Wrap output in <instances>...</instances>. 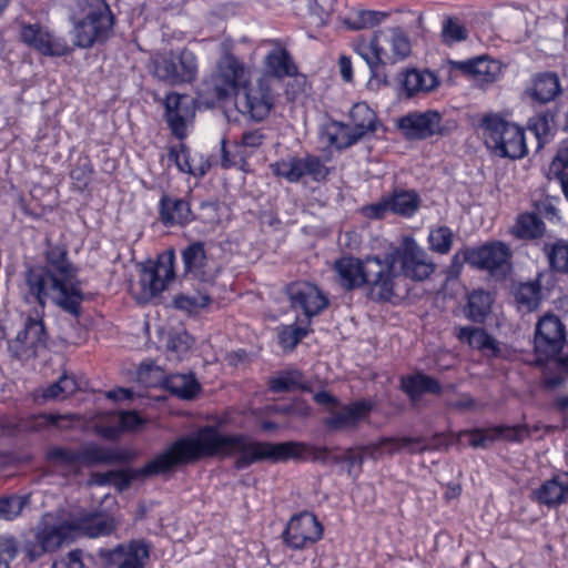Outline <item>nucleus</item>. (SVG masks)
<instances>
[{
    "label": "nucleus",
    "instance_id": "obj_1",
    "mask_svg": "<svg viewBox=\"0 0 568 568\" xmlns=\"http://www.w3.org/2000/svg\"><path fill=\"white\" fill-rule=\"evenodd\" d=\"M44 264L29 267L24 273L21 293L27 303L44 308L48 301L63 312L79 318L84 293L78 278V268L68 257L62 244L45 241Z\"/></svg>",
    "mask_w": 568,
    "mask_h": 568
},
{
    "label": "nucleus",
    "instance_id": "obj_2",
    "mask_svg": "<svg viewBox=\"0 0 568 568\" xmlns=\"http://www.w3.org/2000/svg\"><path fill=\"white\" fill-rule=\"evenodd\" d=\"M219 454L222 457L235 456L234 468L243 470L256 463H281L288 459L312 460L323 465L333 463L327 447H316L304 443L258 442L246 435H224L217 430Z\"/></svg>",
    "mask_w": 568,
    "mask_h": 568
},
{
    "label": "nucleus",
    "instance_id": "obj_3",
    "mask_svg": "<svg viewBox=\"0 0 568 568\" xmlns=\"http://www.w3.org/2000/svg\"><path fill=\"white\" fill-rule=\"evenodd\" d=\"M217 444V428L204 426L194 436L176 439L141 468L114 470L112 486L119 491H124L133 480L163 475L176 466L194 463L204 457L220 456Z\"/></svg>",
    "mask_w": 568,
    "mask_h": 568
},
{
    "label": "nucleus",
    "instance_id": "obj_4",
    "mask_svg": "<svg viewBox=\"0 0 568 568\" xmlns=\"http://www.w3.org/2000/svg\"><path fill=\"white\" fill-rule=\"evenodd\" d=\"M336 281L344 291L369 286V297L375 302H388L395 295L392 283V262L377 256L365 260L342 257L334 264Z\"/></svg>",
    "mask_w": 568,
    "mask_h": 568
},
{
    "label": "nucleus",
    "instance_id": "obj_5",
    "mask_svg": "<svg viewBox=\"0 0 568 568\" xmlns=\"http://www.w3.org/2000/svg\"><path fill=\"white\" fill-rule=\"evenodd\" d=\"M486 146L499 158L517 160L528 150L523 128L498 115H487L481 121Z\"/></svg>",
    "mask_w": 568,
    "mask_h": 568
},
{
    "label": "nucleus",
    "instance_id": "obj_6",
    "mask_svg": "<svg viewBox=\"0 0 568 568\" xmlns=\"http://www.w3.org/2000/svg\"><path fill=\"white\" fill-rule=\"evenodd\" d=\"M88 11L73 27L74 45L91 48L113 34L114 16L105 0H87Z\"/></svg>",
    "mask_w": 568,
    "mask_h": 568
},
{
    "label": "nucleus",
    "instance_id": "obj_7",
    "mask_svg": "<svg viewBox=\"0 0 568 568\" xmlns=\"http://www.w3.org/2000/svg\"><path fill=\"white\" fill-rule=\"evenodd\" d=\"M349 119L351 125L334 121L327 126L326 139L331 146L347 149L376 131V114L366 103L354 104Z\"/></svg>",
    "mask_w": 568,
    "mask_h": 568
},
{
    "label": "nucleus",
    "instance_id": "obj_8",
    "mask_svg": "<svg viewBox=\"0 0 568 568\" xmlns=\"http://www.w3.org/2000/svg\"><path fill=\"white\" fill-rule=\"evenodd\" d=\"M74 539L71 523L58 519L53 514H44L37 525L34 539L26 544L27 556L34 560L47 552H53Z\"/></svg>",
    "mask_w": 568,
    "mask_h": 568
},
{
    "label": "nucleus",
    "instance_id": "obj_9",
    "mask_svg": "<svg viewBox=\"0 0 568 568\" xmlns=\"http://www.w3.org/2000/svg\"><path fill=\"white\" fill-rule=\"evenodd\" d=\"M382 261L392 262V283L394 284V265L398 263L402 274L415 282L427 280L436 270V264L427 252L417 244L414 237H404L402 244L393 252L386 255Z\"/></svg>",
    "mask_w": 568,
    "mask_h": 568
},
{
    "label": "nucleus",
    "instance_id": "obj_10",
    "mask_svg": "<svg viewBox=\"0 0 568 568\" xmlns=\"http://www.w3.org/2000/svg\"><path fill=\"white\" fill-rule=\"evenodd\" d=\"M152 64L154 77L171 85L191 83L196 79V55L189 49L178 53L170 51L159 54L153 59Z\"/></svg>",
    "mask_w": 568,
    "mask_h": 568
},
{
    "label": "nucleus",
    "instance_id": "obj_11",
    "mask_svg": "<svg viewBox=\"0 0 568 568\" xmlns=\"http://www.w3.org/2000/svg\"><path fill=\"white\" fill-rule=\"evenodd\" d=\"M175 255L172 250L159 255L156 261L149 260L141 265L139 284L141 287L139 300L143 303L160 296L169 284L175 278Z\"/></svg>",
    "mask_w": 568,
    "mask_h": 568
},
{
    "label": "nucleus",
    "instance_id": "obj_12",
    "mask_svg": "<svg viewBox=\"0 0 568 568\" xmlns=\"http://www.w3.org/2000/svg\"><path fill=\"white\" fill-rule=\"evenodd\" d=\"M397 128L409 141L427 140L433 136L448 135L455 128V122L443 121V115L436 110L424 112L413 111L397 121Z\"/></svg>",
    "mask_w": 568,
    "mask_h": 568
},
{
    "label": "nucleus",
    "instance_id": "obj_13",
    "mask_svg": "<svg viewBox=\"0 0 568 568\" xmlns=\"http://www.w3.org/2000/svg\"><path fill=\"white\" fill-rule=\"evenodd\" d=\"M271 170L275 176L290 183H298L305 179L316 183L325 182L331 172L324 161L313 154L278 160L271 164Z\"/></svg>",
    "mask_w": 568,
    "mask_h": 568
},
{
    "label": "nucleus",
    "instance_id": "obj_14",
    "mask_svg": "<svg viewBox=\"0 0 568 568\" xmlns=\"http://www.w3.org/2000/svg\"><path fill=\"white\" fill-rule=\"evenodd\" d=\"M163 119L171 133L180 141L187 136L196 113V101L189 94L170 92L162 101Z\"/></svg>",
    "mask_w": 568,
    "mask_h": 568
},
{
    "label": "nucleus",
    "instance_id": "obj_15",
    "mask_svg": "<svg viewBox=\"0 0 568 568\" xmlns=\"http://www.w3.org/2000/svg\"><path fill=\"white\" fill-rule=\"evenodd\" d=\"M323 531V525L314 514L302 511L291 517L282 532V538L286 547L302 550L321 540Z\"/></svg>",
    "mask_w": 568,
    "mask_h": 568
},
{
    "label": "nucleus",
    "instance_id": "obj_16",
    "mask_svg": "<svg viewBox=\"0 0 568 568\" xmlns=\"http://www.w3.org/2000/svg\"><path fill=\"white\" fill-rule=\"evenodd\" d=\"M471 248V267L487 271L494 277H505L511 268V251L503 242H490Z\"/></svg>",
    "mask_w": 568,
    "mask_h": 568
},
{
    "label": "nucleus",
    "instance_id": "obj_17",
    "mask_svg": "<svg viewBox=\"0 0 568 568\" xmlns=\"http://www.w3.org/2000/svg\"><path fill=\"white\" fill-rule=\"evenodd\" d=\"M47 331L41 318L29 316L16 338L8 341V352L16 359L36 357L40 347L47 345Z\"/></svg>",
    "mask_w": 568,
    "mask_h": 568
},
{
    "label": "nucleus",
    "instance_id": "obj_18",
    "mask_svg": "<svg viewBox=\"0 0 568 568\" xmlns=\"http://www.w3.org/2000/svg\"><path fill=\"white\" fill-rule=\"evenodd\" d=\"M235 104L242 114L261 122L270 115L275 100L267 82L258 80L255 85L244 88L243 93L237 95Z\"/></svg>",
    "mask_w": 568,
    "mask_h": 568
},
{
    "label": "nucleus",
    "instance_id": "obj_19",
    "mask_svg": "<svg viewBox=\"0 0 568 568\" xmlns=\"http://www.w3.org/2000/svg\"><path fill=\"white\" fill-rule=\"evenodd\" d=\"M285 292L291 307L301 311L308 322L328 306L327 296L310 282H293L286 286Z\"/></svg>",
    "mask_w": 568,
    "mask_h": 568
},
{
    "label": "nucleus",
    "instance_id": "obj_20",
    "mask_svg": "<svg viewBox=\"0 0 568 568\" xmlns=\"http://www.w3.org/2000/svg\"><path fill=\"white\" fill-rule=\"evenodd\" d=\"M20 40L45 57H63L71 51L63 38L54 36L39 23L22 22L20 24Z\"/></svg>",
    "mask_w": 568,
    "mask_h": 568
},
{
    "label": "nucleus",
    "instance_id": "obj_21",
    "mask_svg": "<svg viewBox=\"0 0 568 568\" xmlns=\"http://www.w3.org/2000/svg\"><path fill=\"white\" fill-rule=\"evenodd\" d=\"M99 557L104 568H144L150 557V545L143 539L131 540L113 549H101Z\"/></svg>",
    "mask_w": 568,
    "mask_h": 568
},
{
    "label": "nucleus",
    "instance_id": "obj_22",
    "mask_svg": "<svg viewBox=\"0 0 568 568\" xmlns=\"http://www.w3.org/2000/svg\"><path fill=\"white\" fill-rule=\"evenodd\" d=\"M382 31H376L368 39H359L354 42V51L367 63L371 71V82L377 81L385 85L388 84L387 75L382 70L389 64L390 58L379 42Z\"/></svg>",
    "mask_w": 568,
    "mask_h": 568
},
{
    "label": "nucleus",
    "instance_id": "obj_23",
    "mask_svg": "<svg viewBox=\"0 0 568 568\" xmlns=\"http://www.w3.org/2000/svg\"><path fill=\"white\" fill-rule=\"evenodd\" d=\"M565 342V326L556 315L542 316L535 333V349L545 357L557 355Z\"/></svg>",
    "mask_w": 568,
    "mask_h": 568
},
{
    "label": "nucleus",
    "instance_id": "obj_24",
    "mask_svg": "<svg viewBox=\"0 0 568 568\" xmlns=\"http://www.w3.org/2000/svg\"><path fill=\"white\" fill-rule=\"evenodd\" d=\"M372 410V404L366 400H357L349 405H342L331 409L329 416L324 419V426L332 432L354 428Z\"/></svg>",
    "mask_w": 568,
    "mask_h": 568
},
{
    "label": "nucleus",
    "instance_id": "obj_25",
    "mask_svg": "<svg viewBox=\"0 0 568 568\" xmlns=\"http://www.w3.org/2000/svg\"><path fill=\"white\" fill-rule=\"evenodd\" d=\"M530 499L548 508H557L568 503V473H559L531 490Z\"/></svg>",
    "mask_w": 568,
    "mask_h": 568
},
{
    "label": "nucleus",
    "instance_id": "obj_26",
    "mask_svg": "<svg viewBox=\"0 0 568 568\" xmlns=\"http://www.w3.org/2000/svg\"><path fill=\"white\" fill-rule=\"evenodd\" d=\"M135 456V452L130 449L110 448L94 443L80 447L81 465L85 466L128 464Z\"/></svg>",
    "mask_w": 568,
    "mask_h": 568
},
{
    "label": "nucleus",
    "instance_id": "obj_27",
    "mask_svg": "<svg viewBox=\"0 0 568 568\" xmlns=\"http://www.w3.org/2000/svg\"><path fill=\"white\" fill-rule=\"evenodd\" d=\"M159 219L165 226L186 225L195 216L185 199L163 194L159 202Z\"/></svg>",
    "mask_w": 568,
    "mask_h": 568
},
{
    "label": "nucleus",
    "instance_id": "obj_28",
    "mask_svg": "<svg viewBox=\"0 0 568 568\" xmlns=\"http://www.w3.org/2000/svg\"><path fill=\"white\" fill-rule=\"evenodd\" d=\"M71 525L74 527V537L82 534L90 538H98L111 535L116 528L112 517L95 513L82 515Z\"/></svg>",
    "mask_w": 568,
    "mask_h": 568
},
{
    "label": "nucleus",
    "instance_id": "obj_29",
    "mask_svg": "<svg viewBox=\"0 0 568 568\" xmlns=\"http://www.w3.org/2000/svg\"><path fill=\"white\" fill-rule=\"evenodd\" d=\"M453 69L468 74L483 82H493L500 71L499 63L486 55L475 57L465 61H450Z\"/></svg>",
    "mask_w": 568,
    "mask_h": 568
},
{
    "label": "nucleus",
    "instance_id": "obj_30",
    "mask_svg": "<svg viewBox=\"0 0 568 568\" xmlns=\"http://www.w3.org/2000/svg\"><path fill=\"white\" fill-rule=\"evenodd\" d=\"M400 388L414 403L425 394L440 395L443 387L440 383L422 372L406 375L400 378Z\"/></svg>",
    "mask_w": 568,
    "mask_h": 568
},
{
    "label": "nucleus",
    "instance_id": "obj_31",
    "mask_svg": "<svg viewBox=\"0 0 568 568\" xmlns=\"http://www.w3.org/2000/svg\"><path fill=\"white\" fill-rule=\"evenodd\" d=\"M397 81L407 98H412L418 92L432 91L438 84L437 78L433 72L419 71L417 69L403 70L398 74Z\"/></svg>",
    "mask_w": 568,
    "mask_h": 568
},
{
    "label": "nucleus",
    "instance_id": "obj_32",
    "mask_svg": "<svg viewBox=\"0 0 568 568\" xmlns=\"http://www.w3.org/2000/svg\"><path fill=\"white\" fill-rule=\"evenodd\" d=\"M541 273L534 281L520 282L514 286V298L520 312L532 313L537 311L542 301Z\"/></svg>",
    "mask_w": 568,
    "mask_h": 568
},
{
    "label": "nucleus",
    "instance_id": "obj_33",
    "mask_svg": "<svg viewBox=\"0 0 568 568\" xmlns=\"http://www.w3.org/2000/svg\"><path fill=\"white\" fill-rule=\"evenodd\" d=\"M455 335L460 343L471 348L491 354L499 351L496 339L481 327L460 326L456 328Z\"/></svg>",
    "mask_w": 568,
    "mask_h": 568
},
{
    "label": "nucleus",
    "instance_id": "obj_34",
    "mask_svg": "<svg viewBox=\"0 0 568 568\" xmlns=\"http://www.w3.org/2000/svg\"><path fill=\"white\" fill-rule=\"evenodd\" d=\"M561 93L559 78L554 72L538 73L534 79V85L529 90L531 99L539 103H548Z\"/></svg>",
    "mask_w": 568,
    "mask_h": 568
},
{
    "label": "nucleus",
    "instance_id": "obj_35",
    "mask_svg": "<svg viewBox=\"0 0 568 568\" xmlns=\"http://www.w3.org/2000/svg\"><path fill=\"white\" fill-rule=\"evenodd\" d=\"M386 195L389 203V212L404 217L413 216L420 205L419 195L414 190L396 189Z\"/></svg>",
    "mask_w": 568,
    "mask_h": 568
},
{
    "label": "nucleus",
    "instance_id": "obj_36",
    "mask_svg": "<svg viewBox=\"0 0 568 568\" xmlns=\"http://www.w3.org/2000/svg\"><path fill=\"white\" fill-rule=\"evenodd\" d=\"M164 386L172 395L182 399H193L201 390L199 382L192 374L168 376L164 381Z\"/></svg>",
    "mask_w": 568,
    "mask_h": 568
},
{
    "label": "nucleus",
    "instance_id": "obj_37",
    "mask_svg": "<svg viewBox=\"0 0 568 568\" xmlns=\"http://www.w3.org/2000/svg\"><path fill=\"white\" fill-rule=\"evenodd\" d=\"M493 298L484 290H475L468 295L465 315L474 323H484L490 312Z\"/></svg>",
    "mask_w": 568,
    "mask_h": 568
},
{
    "label": "nucleus",
    "instance_id": "obj_38",
    "mask_svg": "<svg viewBox=\"0 0 568 568\" xmlns=\"http://www.w3.org/2000/svg\"><path fill=\"white\" fill-rule=\"evenodd\" d=\"M182 260L185 274H192L196 277L205 274L207 262L204 243L194 242L182 251Z\"/></svg>",
    "mask_w": 568,
    "mask_h": 568
},
{
    "label": "nucleus",
    "instance_id": "obj_39",
    "mask_svg": "<svg viewBox=\"0 0 568 568\" xmlns=\"http://www.w3.org/2000/svg\"><path fill=\"white\" fill-rule=\"evenodd\" d=\"M266 65L278 79L294 77L298 71L286 49H278L270 52L266 57Z\"/></svg>",
    "mask_w": 568,
    "mask_h": 568
},
{
    "label": "nucleus",
    "instance_id": "obj_40",
    "mask_svg": "<svg viewBox=\"0 0 568 568\" xmlns=\"http://www.w3.org/2000/svg\"><path fill=\"white\" fill-rule=\"evenodd\" d=\"M555 119L556 112L550 110L541 112L529 119L528 129L535 134L538 149L542 148V145L548 141V138L552 134L556 126Z\"/></svg>",
    "mask_w": 568,
    "mask_h": 568
},
{
    "label": "nucleus",
    "instance_id": "obj_41",
    "mask_svg": "<svg viewBox=\"0 0 568 568\" xmlns=\"http://www.w3.org/2000/svg\"><path fill=\"white\" fill-rule=\"evenodd\" d=\"M215 74L219 79L231 82L240 89L244 78V67L233 54L226 53L220 59Z\"/></svg>",
    "mask_w": 568,
    "mask_h": 568
},
{
    "label": "nucleus",
    "instance_id": "obj_42",
    "mask_svg": "<svg viewBox=\"0 0 568 568\" xmlns=\"http://www.w3.org/2000/svg\"><path fill=\"white\" fill-rule=\"evenodd\" d=\"M545 230V223L537 214L524 213L517 219L515 235L525 240L539 239L544 235Z\"/></svg>",
    "mask_w": 568,
    "mask_h": 568
},
{
    "label": "nucleus",
    "instance_id": "obj_43",
    "mask_svg": "<svg viewBox=\"0 0 568 568\" xmlns=\"http://www.w3.org/2000/svg\"><path fill=\"white\" fill-rule=\"evenodd\" d=\"M386 13L381 11L373 10H355L344 20V24L349 30H362V29H371L379 24L385 18Z\"/></svg>",
    "mask_w": 568,
    "mask_h": 568
},
{
    "label": "nucleus",
    "instance_id": "obj_44",
    "mask_svg": "<svg viewBox=\"0 0 568 568\" xmlns=\"http://www.w3.org/2000/svg\"><path fill=\"white\" fill-rule=\"evenodd\" d=\"M544 253L552 271L568 274V241L557 240L552 244H545Z\"/></svg>",
    "mask_w": 568,
    "mask_h": 568
},
{
    "label": "nucleus",
    "instance_id": "obj_45",
    "mask_svg": "<svg viewBox=\"0 0 568 568\" xmlns=\"http://www.w3.org/2000/svg\"><path fill=\"white\" fill-rule=\"evenodd\" d=\"M304 375L298 369L283 372L280 376L270 381V389L274 393L292 392L296 389H307Z\"/></svg>",
    "mask_w": 568,
    "mask_h": 568
},
{
    "label": "nucleus",
    "instance_id": "obj_46",
    "mask_svg": "<svg viewBox=\"0 0 568 568\" xmlns=\"http://www.w3.org/2000/svg\"><path fill=\"white\" fill-rule=\"evenodd\" d=\"M389 43L392 48L389 64L403 61L412 52L409 38L400 27L389 29Z\"/></svg>",
    "mask_w": 568,
    "mask_h": 568
},
{
    "label": "nucleus",
    "instance_id": "obj_47",
    "mask_svg": "<svg viewBox=\"0 0 568 568\" xmlns=\"http://www.w3.org/2000/svg\"><path fill=\"white\" fill-rule=\"evenodd\" d=\"M64 420L71 422L72 416L42 413L28 418L23 427L28 432H42L51 427L62 428L64 427L62 425V422Z\"/></svg>",
    "mask_w": 568,
    "mask_h": 568
},
{
    "label": "nucleus",
    "instance_id": "obj_48",
    "mask_svg": "<svg viewBox=\"0 0 568 568\" xmlns=\"http://www.w3.org/2000/svg\"><path fill=\"white\" fill-rule=\"evenodd\" d=\"M47 459L59 467H78L81 465L80 448L53 446L48 449Z\"/></svg>",
    "mask_w": 568,
    "mask_h": 568
},
{
    "label": "nucleus",
    "instance_id": "obj_49",
    "mask_svg": "<svg viewBox=\"0 0 568 568\" xmlns=\"http://www.w3.org/2000/svg\"><path fill=\"white\" fill-rule=\"evenodd\" d=\"M468 30L460 19L456 17H447L442 26V41L447 45L466 40Z\"/></svg>",
    "mask_w": 568,
    "mask_h": 568
},
{
    "label": "nucleus",
    "instance_id": "obj_50",
    "mask_svg": "<svg viewBox=\"0 0 568 568\" xmlns=\"http://www.w3.org/2000/svg\"><path fill=\"white\" fill-rule=\"evenodd\" d=\"M30 501L29 495H10L0 498V519L12 520Z\"/></svg>",
    "mask_w": 568,
    "mask_h": 568
},
{
    "label": "nucleus",
    "instance_id": "obj_51",
    "mask_svg": "<svg viewBox=\"0 0 568 568\" xmlns=\"http://www.w3.org/2000/svg\"><path fill=\"white\" fill-rule=\"evenodd\" d=\"M211 302V296L204 293H196L193 295L179 294L174 297L173 305L178 310L196 313L199 310L209 306Z\"/></svg>",
    "mask_w": 568,
    "mask_h": 568
},
{
    "label": "nucleus",
    "instance_id": "obj_52",
    "mask_svg": "<svg viewBox=\"0 0 568 568\" xmlns=\"http://www.w3.org/2000/svg\"><path fill=\"white\" fill-rule=\"evenodd\" d=\"M454 234L448 226H438L428 236L429 248L439 254H447L453 246Z\"/></svg>",
    "mask_w": 568,
    "mask_h": 568
},
{
    "label": "nucleus",
    "instance_id": "obj_53",
    "mask_svg": "<svg viewBox=\"0 0 568 568\" xmlns=\"http://www.w3.org/2000/svg\"><path fill=\"white\" fill-rule=\"evenodd\" d=\"M308 334V329L305 327L292 325H282L277 328L278 344L284 349H294L297 344Z\"/></svg>",
    "mask_w": 568,
    "mask_h": 568
},
{
    "label": "nucleus",
    "instance_id": "obj_54",
    "mask_svg": "<svg viewBox=\"0 0 568 568\" xmlns=\"http://www.w3.org/2000/svg\"><path fill=\"white\" fill-rule=\"evenodd\" d=\"M92 174L93 166L87 155L79 156L70 171V178L79 190H83L88 186L92 179Z\"/></svg>",
    "mask_w": 568,
    "mask_h": 568
},
{
    "label": "nucleus",
    "instance_id": "obj_55",
    "mask_svg": "<svg viewBox=\"0 0 568 568\" xmlns=\"http://www.w3.org/2000/svg\"><path fill=\"white\" fill-rule=\"evenodd\" d=\"M203 91L212 93L216 100L223 101L232 95H239V88L231 82L219 79L214 73L209 81L203 83Z\"/></svg>",
    "mask_w": 568,
    "mask_h": 568
},
{
    "label": "nucleus",
    "instance_id": "obj_56",
    "mask_svg": "<svg viewBox=\"0 0 568 568\" xmlns=\"http://www.w3.org/2000/svg\"><path fill=\"white\" fill-rule=\"evenodd\" d=\"M169 160L174 162L179 171L195 175V172L190 163V152L185 144L180 143L170 148Z\"/></svg>",
    "mask_w": 568,
    "mask_h": 568
},
{
    "label": "nucleus",
    "instance_id": "obj_57",
    "mask_svg": "<svg viewBox=\"0 0 568 568\" xmlns=\"http://www.w3.org/2000/svg\"><path fill=\"white\" fill-rule=\"evenodd\" d=\"M470 255H471V248L467 247V248L457 251L452 256L450 264L448 265V267L446 270V276L448 280L458 278L463 271L465 263H467L471 266Z\"/></svg>",
    "mask_w": 568,
    "mask_h": 568
},
{
    "label": "nucleus",
    "instance_id": "obj_58",
    "mask_svg": "<svg viewBox=\"0 0 568 568\" xmlns=\"http://www.w3.org/2000/svg\"><path fill=\"white\" fill-rule=\"evenodd\" d=\"M496 432L504 439L514 443H521L525 438L530 436V430L527 425L499 426L496 428Z\"/></svg>",
    "mask_w": 568,
    "mask_h": 568
},
{
    "label": "nucleus",
    "instance_id": "obj_59",
    "mask_svg": "<svg viewBox=\"0 0 568 568\" xmlns=\"http://www.w3.org/2000/svg\"><path fill=\"white\" fill-rule=\"evenodd\" d=\"M192 343L193 339L187 333H180L169 337L166 348L180 356L191 348Z\"/></svg>",
    "mask_w": 568,
    "mask_h": 568
},
{
    "label": "nucleus",
    "instance_id": "obj_60",
    "mask_svg": "<svg viewBox=\"0 0 568 568\" xmlns=\"http://www.w3.org/2000/svg\"><path fill=\"white\" fill-rule=\"evenodd\" d=\"M362 213L367 219L381 220L389 212L387 195H383L378 202L362 207Z\"/></svg>",
    "mask_w": 568,
    "mask_h": 568
},
{
    "label": "nucleus",
    "instance_id": "obj_61",
    "mask_svg": "<svg viewBox=\"0 0 568 568\" xmlns=\"http://www.w3.org/2000/svg\"><path fill=\"white\" fill-rule=\"evenodd\" d=\"M116 414H111L108 417L105 424L102 422L97 425V433L105 439H116L121 434V426L118 420L114 419Z\"/></svg>",
    "mask_w": 568,
    "mask_h": 568
},
{
    "label": "nucleus",
    "instance_id": "obj_62",
    "mask_svg": "<svg viewBox=\"0 0 568 568\" xmlns=\"http://www.w3.org/2000/svg\"><path fill=\"white\" fill-rule=\"evenodd\" d=\"M52 568H84L82 551L80 549L71 550L67 556L55 560Z\"/></svg>",
    "mask_w": 568,
    "mask_h": 568
},
{
    "label": "nucleus",
    "instance_id": "obj_63",
    "mask_svg": "<svg viewBox=\"0 0 568 568\" xmlns=\"http://www.w3.org/2000/svg\"><path fill=\"white\" fill-rule=\"evenodd\" d=\"M266 135L262 129L248 130L243 132L241 143L244 146L256 149L263 144Z\"/></svg>",
    "mask_w": 568,
    "mask_h": 568
},
{
    "label": "nucleus",
    "instance_id": "obj_64",
    "mask_svg": "<svg viewBox=\"0 0 568 568\" xmlns=\"http://www.w3.org/2000/svg\"><path fill=\"white\" fill-rule=\"evenodd\" d=\"M404 442V437H386L381 439L376 446L375 449H383L387 452L389 455L398 454L404 452V445H402Z\"/></svg>",
    "mask_w": 568,
    "mask_h": 568
}]
</instances>
